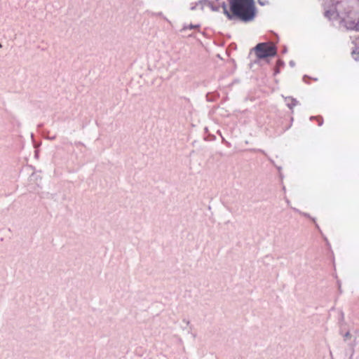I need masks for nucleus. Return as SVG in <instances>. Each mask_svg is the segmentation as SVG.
<instances>
[{"mask_svg":"<svg viewBox=\"0 0 359 359\" xmlns=\"http://www.w3.org/2000/svg\"><path fill=\"white\" fill-rule=\"evenodd\" d=\"M229 6L232 15L242 21H250L255 16L254 0H230Z\"/></svg>","mask_w":359,"mask_h":359,"instance_id":"obj_1","label":"nucleus"},{"mask_svg":"<svg viewBox=\"0 0 359 359\" xmlns=\"http://www.w3.org/2000/svg\"><path fill=\"white\" fill-rule=\"evenodd\" d=\"M257 57L259 59L272 57L276 54V48L272 43H260L255 48Z\"/></svg>","mask_w":359,"mask_h":359,"instance_id":"obj_2","label":"nucleus"},{"mask_svg":"<svg viewBox=\"0 0 359 359\" xmlns=\"http://www.w3.org/2000/svg\"><path fill=\"white\" fill-rule=\"evenodd\" d=\"M226 13L227 16L229 17V18H231V15H230V13L229 12L226 11Z\"/></svg>","mask_w":359,"mask_h":359,"instance_id":"obj_3","label":"nucleus"}]
</instances>
